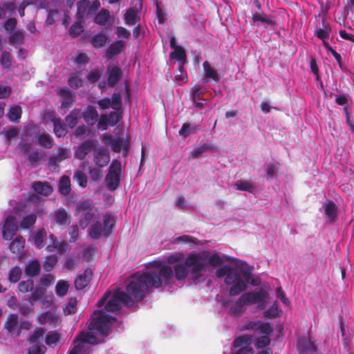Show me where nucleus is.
Returning <instances> with one entry per match:
<instances>
[{
    "mask_svg": "<svg viewBox=\"0 0 354 354\" xmlns=\"http://www.w3.org/2000/svg\"><path fill=\"white\" fill-rule=\"evenodd\" d=\"M173 273L171 269L166 266L161 267L158 270H149L142 273L136 272L131 276L130 281L127 286V293L123 291L115 292L112 297L105 305V310L107 312H116L120 310V303L131 306L135 300L139 301L142 300L145 295L151 292L153 288L162 287L163 277L166 283H169Z\"/></svg>",
    "mask_w": 354,
    "mask_h": 354,
    "instance_id": "f257e3e1",
    "label": "nucleus"
},
{
    "mask_svg": "<svg viewBox=\"0 0 354 354\" xmlns=\"http://www.w3.org/2000/svg\"><path fill=\"white\" fill-rule=\"evenodd\" d=\"M216 276L218 278L225 276V283L231 286L229 295L233 297L247 289L245 281L248 282L252 277V269L246 263H242L241 266L236 267L223 266L216 270Z\"/></svg>",
    "mask_w": 354,
    "mask_h": 354,
    "instance_id": "f03ea898",
    "label": "nucleus"
},
{
    "mask_svg": "<svg viewBox=\"0 0 354 354\" xmlns=\"http://www.w3.org/2000/svg\"><path fill=\"white\" fill-rule=\"evenodd\" d=\"M223 262L222 258L218 254H211L209 251L191 253L185 259L186 266L191 269V273L196 277H198L201 272L205 271L208 265L216 266Z\"/></svg>",
    "mask_w": 354,
    "mask_h": 354,
    "instance_id": "7ed1b4c3",
    "label": "nucleus"
},
{
    "mask_svg": "<svg viewBox=\"0 0 354 354\" xmlns=\"http://www.w3.org/2000/svg\"><path fill=\"white\" fill-rule=\"evenodd\" d=\"M91 323L88 326L90 330H95L102 335H108L111 325L115 322L114 317L107 315L103 310H96L91 319Z\"/></svg>",
    "mask_w": 354,
    "mask_h": 354,
    "instance_id": "20e7f679",
    "label": "nucleus"
},
{
    "mask_svg": "<svg viewBox=\"0 0 354 354\" xmlns=\"http://www.w3.org/2000/svg\"><path fill=\"white\" fill-rule=\"evenodd\" d=\"M121 171V162L117 159L113 160L105 177L106 187L109 191L113 192L118 187L120 183Z\"/></svg>",
    "mask_w": 354,
    "mask_h": 354,
    "instance_id": "39448f33",
    "label": "nucleus"
},
{
    "mask_svg": "<svg viewBox=\"0 0 354 354\" xmlns=\"http://www.w3.org/2000/svg\"><path fill=\"white\" fill-rule=\"evenodd\" d=\"M76 18L78 21H84V19L93 16L99 10L100 3L98 0H95L91 3L88 0H81L77 3Z\"/></svg>",
    "mask_w": 354,
    "mask_h": 354,
    "instance_id": "423d86ee",
    "label": "nucleus"
},
{
    "mask_svg": "<svg viewBox=\"0 0 354 354\" xmlns=\"http://www.w3.org/2000/svg\"><path fill=\"white\" fill-rule=\"evenodd\" d=\"M252 342V337L249 335H243L236 337L233 342V346L239 348L235 354H253L254 351L250 345Z\"/></svg>",
    "mask_w": 354,
    "mask_h": 354,
    "instance_id": "0eeeda50",
    "label": "nucleus"
},
{
    "mask_svg": "<svg viewBox=\"0 0 354 354\" xmlns=\"http://www.w3.org/2000/svg\"><path fill=\"white\" fill-rule=\"evenodd\" d=\"M61 104V109H68L73 104L76 96L68 87H61L56 90Z\"/></svg>",
    "mask_w": 354,
    "mask_h": 354,
    "instance_id": "6e6552de",
    "label": "nucleus"
},
{
    "mask_svg": "<svg viewBox=\"0 0 354 354\" xmlns=\"http://www.w3.org/2000/svg\"><path fill=\"white\" fill-rule=\"evenodd\" d=\"M14 216H8L2 227V236L5 240H11L18 230V226L15 223Z\"/></svg>",
    "mask_w": 354,
    "mask_h": 354,
    "instance_id": "1a4fd4ad",
    "label": "nucleus"
},
{
    "mask_svg": "<svg viewBox=\"0 0 354 354\" xmlns=\"http://www.w3.org/2000/svg\"><path fill=\"white\" fill-rule=\"evenodd\" d=\"M96 145L97 141L94 139L84 140L76 149L75 153V158L80 160H84L93 150Z\"/></svg>",
    "mask_w": 354,
    "mask_h": 354,
    "instance_id": "9d476101",
    "label": "nucleus"
},
{
    "mask_svg": "<svg viewBox=\"0 0 354 354\" xmlns=\"http://www.w3.org/2000/svg\"><path fill=\"white\" fill-rule=\"evenodd\" d=\"M164 266L165 265L160 266L158 268L153 269V270H158L161 267H162ZM165 266L169 267V266H167V265H165ZM169 268L171 269L173 274H174V272L175 277H176V279L177 280L181 281V280H184V279H185L187 278V274H188L187 268H188V267L186 266L185 263L184 264H183V263H177V264H176L174 266V270L170 266H169ZM172 277H174V274L172 275ZM172 279H173V277H171L169 283H166L165 279H164V278H163V277H161V279L162 281V285L163 283H165V285L170 284L171 282Z\"/></svg>",
    "mask_w": 354,
    "mask_h": 354,
    "instance_id": "9b49d317",
    "label": "nucleus"
},
{
    "mask_svg": "<svg viewBox=\"0 0 354 354\" xmlns=\"http://www.w3.org/2000/svg\"><path fill=\"white\" fill-rule=\"evenodd\" d=\"M247 306L267 301L268 294L263 291L248 292L242 295Z\"/></svg>",
    "mask_w": 354,
    "mask_h": 354,
    "instance_id": "f8f14e48",
    "label": "nucleus"
},
{
    "mask_svg": "<svg viewBox=\"0 0 354 354\" xmlns=\"http://www.w3.org/2000/svg\"><path fill=\"white\" fill-rule=\"evenodd\" d=\"M7 332L12 335L19 336L20 331L19 329V317L17 314H10L3 326Z\"/></svg>",
    "mask_w": 354,
    "mask_h": 354,
    "instance_id": "ddd939ff",
    "label": "nucleus"
},
{
    "mask_svg": "<svg viewBox=\"0 0 354 354\" xmlns=\"http://www.w3.org/2000/svg\"><path fill=\"white\" fill-rule=\"evenodd\" d=\"M297 350L300 354H318L316 346L305 337L298 339Z\"/></svg>",
    "mask_w": 354,
    "mask_h": 354,
    "instance_id": "4468645a",
    "label": "nucleus"
},
{
    "mask_svg": "<svg viewBox=\"0 0 354 354\" xmlns=\"http://www.w3.org/2000/svg\"><path fill=\"white\" fill-rule=\"evenodd\" d=\"M297 350L300 354H318L316 346L305 337L298 339Z\"/></svg>",
    "mask_w": 354,
    "mask_h": 354,
    "instance_id": "2eb2a0df",
    "label": "nucleus"
},
{
    "mask_svg": "<svg viewBox=\"0 0 354 354\" xmlns=\"http://www.w3.org/2000/svg\"><path fill=\"white\" fill-rule=\"evenodd\" d=\"M55 222L64 227H67L71 223V214L64 208H59L52 213Z\"/></svg>",
    "mask_w": 354,
    "mask_h": 354,
    "instance_id": "dca6fc26",
    "label": "nucleus"
},
{
    "mask_svg": "<svg viewBox=\"0 0 354 354\" xmlns=\"http://www.w3.org/2000/svg\"><path fill=\"white\" fill-rule=\"evenodd\" d=\"M107 73L108 85L112 88L118 84V82L120 80L123 75L122 69L117 66L108 67Z\"/></svg>",
    "mask_w": 354,
    "mask_h": 354,
    "instance_id": "f3484780",
    "label": "nucleus"
},
{
    "mask_svg": "<svg viewBox=\"0 0 354 354\" xmlns=\"http://www.w3.org/2000/svg\"><path fill=\"white\" fill-rule=\"evenodd\" d=\"M93 155V161L95 164L100 167L106 166L110 161L109 153L103 148H99L95 150Z\"/></svg>",
    "mask_w": 354,
    "mask_h": 354,
    "instance_id": "a211bd4d",
    "label": "nucleus"
},
{
    "mask_svg": "<svg viewBox=\"0 0 354 354\" xmlns=\"http://www.w3.org/2000/svg\"><path fill=\"white\" fill-rule=\"evenodd\" d=\"M32 190L37 194L47 196L50 195L53 189L47 181H35L32 184Z\"/></svg>",
    "mask_w": 354,
    "mask_h": 354,
    "instance_id": "6ab92c4d",
    "label": "nucleus"
},
{
    "mask_svg": "<svg viewBox=\"0 0 354 354\" xmlns=\"http://www.w3.org/2000/svg\"><path fill=\"white\" fill-rule=\"evenodd\" d=\"M93 275L91 270L86 269L84 273L79 274L75 279V287L77 290H81L86 288Z\"/></svg>",
    "mask_w": 354,
    "mask_h": 354,
    "instance_id": "aec40b11",
    "label": "nucleus"
},
{
    "mask_svg": "<svg viewBox=\"0 0 354 354\" xmlns=\"http://www.w3.org/2000/svg\"><path fill=\"white\" fill-rule=\"evenodd\" d=\"M331 30L332 29L329 23L323 19L322 21V27L316 28L314 35L322 40L323 44L324 45L325 43H328L326 40L328 39Z\"/></svg>",
    "mask_w": 354,
    "mask_h": 354,
    "instance_id": "412c9836",
    "label": "nucleus"
},
{
    "mask_svg": "<svg viewBox=\"0 0 354 354\" xmlns=\"http://www.w3.org/2000/svg\"><path fill=\"white\" fill-rule=\"evenodd\" d=\"M82 116L84 121L89 126L94 125L99 118V115L96 109L91 105H89L86 108L83 112Z\"/></svg>",
    "mask_w": 354,
    "mask_h": 354,
    "instance_id": "4be33fe9",
    "label": "nucleus"
},
{
    "mask_svg": "<svg viewBox=\"0 0 354 354\" xmlns=\"http://www.w3.org/2000/svg\"><path fill=\"white\" fill-rule=\"evenodd\" d=\"M124 49V43L118 40L112 43L106 50V57L111 59L114 56L118 55Z\"/></svg>",
    "mask_w": 354,
    "mask_h": 354,
    "instance_id": "5701e85b",
    "label": "nucleus"
},
{
    "mask_svg": "<svg viewBox=\"0 0 354 354\" xmlns=\"http://www.w3.org/2000/svg\"><path fill=\"white\" fill-rule=\"evenodd\" d=\"M205 76L203 78V84H206L211 80L217 82L219 80L220 77L217 71L211 67L209 62L205 61L203 64Z\"/></svg>",
    "mask_w": 354,
    "mask_h": 354,
    "instance_id": "b1692460",
    "label": "nucleus"
},
{
    "mask_svg": "<svg viewBox=\"0 0 354 354\" xmlns=\"http://www.w3.org/2000/svg\"><path fill=\"white\" fill-rule=\"evenodd\" d=\"M68 157V152L66 149L60 148L56 155L49 158L48 166L53 169L58 167V163L66 159Z\"/></svg>",
    "mask_w": 354,
    "mask_h": 354,
    "instance_id": "393cba45",
    "label": "nucleus"
},
{
    "mask_svg": "<svg viewBox=\"0 0 354 354\" xmlns=\"http://www.w3.org/2000/svg\"><path fill=\"white\" fill-rule=\"evenodd\" d=\"M47 238V231L44 228L37 230L32 235V239L37 248H43Z\"/></svg>",
    "mask_w": 354,
    "mask_h": 354,
    "instance_id": "a878e982",
    "label": "nucleus"
},
{
    "mask_svg": "<svg viewBox=\"0 0 354 354\" xmlns=\"http://www.w3.org/2000/svg\"><path fill=\"white\" fill-rule=\"evenodd\" d=\"M37 144L45 149H51L53 147L54 142L50 135L44 132H39L37 135Z\"/></svg>",
    "mask_w": 354,
    "mask_h": 354,
    "instance_id": "bb28decb",
    "label": "nucleus"
},
{
    "mask_svg": "<svg viewBox=\"0 0 354 354\" xmlns=\"http://www.w3.org/2000/svg\"><path fill=\"white\" fill-rule=\"evenodd\" d=\"M77 342L82 343L84 346V344H95L97 343V339L95 335L91 334L89 332H82L73 341V344H76Z\"/></svg>",
    "mask_w": 354,
    "mask_h": 354,
    "instance_id": "cd10ccee",
    "label": "nucleus"
},
{
    "mask_svg": "<svg viewBox=\"0 0 354 354\" xmlns=\"http://www.w3.org/2000/svg\"><path fill=\"white\" fill-rule=\"evenodd\" d=\"M8 40L15 48H19L24 44L25 36L21 30H17L10 33Z\"/></svg>",
    "mask_w": 354,
    "mask_h": 354,
    "instance_id": "c85d7f7f",
    "label": "nucleus"
},
{
    "mask_svg": "<svg viewBox=\"0 0 354 354\" xmlns=\"http://www.w3.org/2000/svg\"><path fill=\"white\" fill-rule=\"evenodd\" d=\"M247 306L245 299L241 295L238 300L235 302V304L232 306L230 308V313L232 315L236 316H240L243 314L245 310V306Z\"/></svg>",
    "mask_w": 354,
    "mask_h": 354,
    "instance_id": "c756f323",
    "label": "nucleus"
},
{
    "mask_svg": "<svg viewBox=\"0 0 354 354\" xmlns=\"http://www.w3.org/2000/svg\"><path fill=\"white\" fill-rule=\"evenodd\" d=\"M115 220L113 216L110 213H106L103 216V235L108 236L110 235L112 231V228L114 225Z\"/></svg>",
    "mask_w": 354,
    "mask_h": 354,
    "instance_id": "7c9ffc66",
    "label": "nucleus"
},
{
    "mask_svg": "<svg viewBox=\"0 0 354 354\" xmlns=\"http://www.w3.org/2000/svg\"><path fill=\"white\" fill-rule=\"evenodd\" d=\"M46 290L41 286H36L33 288L31 291V295L28 297L27 301L28 303L33 306L34 304L41 299L45 295Z\"/></svg>",
    "mask_w": 354,
    "mask_h": 354,
    "instance_id": "2f4dec72",
    "label": "nucleus"
},
{
    "mask_svg": "<svg viewBox=\"0 0 354 354\" xmlns=\"http://www.w3.org/2000/svg\"><path fill=\"white\" fill-rule=\"evenodd\" d=\"M41 271L40 263L38 260L35 259L30 261L25 268V273L27 276L33 277L38 276Z\"/></svg>",
    "mask_w": 354,
    "mask_h": 354,
    "instance_id": "473e14b6",
    "label": "nucleus"
},
{
    "mask_svg": "<svg viewBox=\"0 0 354 354\" xmlns=\"http://www.w3.org/2000/svg\"><path fill=\"white\" fill-rule=\"evenodd\" d=\"M51 121L53 123V131L59 137H64L67 133L66 124L63 123L60 118H53Z\"/></svg>",
    "mask_w": 354,
    "mask_h": 354,
    "instance_id": "72a5a7b5",
    "label": "nucleus"
},
{
    "mask_svg": "<svg viewBox=\"0 0 354 354\" xmlns=\"http://www.w3.org/2000/svg\"><path fill=\"white\" fill-rule=\"evenodd\" d=\"M25 245V239L21 236H17L10 243L9 245L10 250L14 254H20Z\"/></svg>",
    "mask_w": 354,
    "mask_h": 354,
    "instance_id": "f704fd0d",
    "label": "nucleus"
},
{
    "mask_svg": "<svg viewBox=\"0 0 354 354\" xmlns=\"http://www.w3.org/2000/svg\"><path fill=\"white\" fill-rule=\"evenodd\" d=\"M109 41V37L102 32L93 35L91 39V44L96 48L104 47Z\"/></svg>",
    "mask_w": 354,
    "mask_h": 354,
    "instance_id": "c9c22d12",
    "label": "nucleus"
},
{
    "mask_svg": "<svg viewBox=\"0 0 354 354\" xmlns=\"http://www.w3.org/2000/svg\"><path fill=\"white\" fill-rule=\"evenodd\" d=\"M325 214L330 221L334 222L337 214V207L333 201H329L324 206Z\"/></svg>",
    "mask_w": 354,
    "mask_h": 354,
    "instance_id": "e433bc0d",
    "label": "nucleus"
},
{
    "mask_svg": "<svg viewBox=\"0 0 354 354\" xmlns=\"http://www.w3.org/2000/svg\"><path fill=\"white\" fill-rule=\"evenodd\" d=\"M22 109L19 105L12 106L8 111L7 118L10 122H16L19 120L21 117Z\"/></svg>",
    "mask_w": 354,
    "mask_h": 354,
    "instance_id": "4c0bfd02",
    "label": "nucleus"
},
{
    "mask_svg": "<svg viewBox=\"0 0 354 354\" xmlns=\"http://www.w3.org/2000/svg\"><path fill=\"white\" fill-rule=\"evenodd\" d=\"M59 191L64 196L68 195L71 191V179L68 176L61 177L59 182Z\"/></svg>",
    "mask_w": 354,
    "mask_h": 354,
    "instance_id": "58836bf2",
    "label": "nucleus"
},
{
    "mask_svg": "<svg viewBox=\"0 0 354 354\" xmlns=\"http://www.w3.org/2000/svg\"><path fill=\"white\" fill-rule=\"evenodd\" d=\"M252 21L254 23L261 22V23L267 24L268 26H270L272 27H274L276 24L275 21H273L270 17H268L264 12H262V13L255 12L254 14H253Z\"/></svg>",
    "mask_w": 354,
    "mask_h": 354,
    "instance_id": "ea45409f",
    "label": "nucleus"
},
{
    "mask_svg": "<svg viewBox=\"0 0 354 354\" xmlns=\"http://www.w3.org/2000/svg\"><path fill=\"white\" fill-rule=\"evenodd\" d=\"M80 115V110L73 109L71 113L65 118L66 125L69 128H74L77 124V120Z\"/></svg>",
    "mask_w": 354,
    "mask_h": 354,
    "instance_id": "a19ab883",
    "label": "nucleus"
},
{
    "mask_svg": "<svg viewBox=\"0 0 354 354\" xmlns=\"http://www.w3.org/2000/svg\"><path fill=\"white\" fill-rule=\"evenodd\" d=\"M111 107L117 111L122 110V95L120 92L115 91L110 99Z\"/></svg>",
    "mask_w": 354,
    "mask_h": 354,
    "instance_id": "79ce46f5",
    "label": "nucleus"
},
{
    "mask_svg": "<svg viewBox=\"0 0 354 354\" xmlns=\"http://www.w3.org/2000/svg\"><path fill=\"white\" fill-rule=\"evenodd\" d=\"M211 149L212 146L209 143H204L201 145L198 148L195 149L190 153L189 156V160H192L198 158L203 154V153Z\"/></svg>",
    "mask_w": 354,
    "mask_h": 354,
    "instance_id": "37998d69",
    "label": "nucleus"
},
{
    "mask_svg": "<svg viewBox=\"0 0 354 354\" xmlns=\"http://www.w3.org/2000/svg\"><path fill=\"white\" fill-rule=\"evenodd\" d=\"M124 21L127 25L133 26L137 22V19H140V17L134 8L128 9L124 14Z\"/></svg>",
    "mask_w": 354,
    "mask_h": 354,
    "instance_id": "c03bdc74",
    "label": "nucleus"
},
{
    "mask_svg": "<svg viewBox=\"0 0 354 354\" xmlns=\"http://www.w3.org/2000/svg\"><path fill=\"white\" fill-rule=\"evenodd\" d=\"M169 57L171 59H176L179 62H182L183 64H185L186 62V52L183 47H176L174 51L171 53Z\"/></svg>",
    "mask_w": 354,
    "mask_h": 354,
    "instance_id": "a18cd8bd",
    "label": "nucleus"
},
{
    "mask_svg": "<svg viewBox=\"0 0 354 354\" xmlns=\"http://www.w3.org/2000/svg\"><path fill=\"white\" fill-rule=\"evenodd\" d=\"M36 220L37 216L35 214H29L22 218L20 227L24 230L29 229L30 227L35 225Z\"/></svg>",
    "mask_w": 354,
    "mask_h": 354,
    "instance_id": "49530a36",
    "label": "nucleus"
},
{
    "mask_svg": "<svg viewBox=\"0 0 354 354\" xmlns=\"http://www.w3.org/2000/svg\"><path fill=\"white\" fill-rule=\"evenodd\" d=\"M109 17V11L103 8L94 17V22L98 25L104 26L108 21Z\"/></svg>",
    "mask_w": 354,
    "mask_h": 354,
    "instance_id": "de8ad7c7",
    "label": "nucleus"
},
{
    "mask_svg": "<svg viewBox=\"0 0 354 354\" xmlns=\"http://www.w3.org/2000/svg\"><path fill=\"white\" fill-rule=\"evenodd\" d=\"M80 217V226L84 229L86 228L91 223V221L94 218V212L93 211L86 212L80 214H77Z\"/></svg>",
    "mask_w": 354,
    "mask_h": 354,
    "instance_id": "09e8293b",
    "label": "nucleus"
},
{
    "mask_svg": "<svg viewBox=\"0 0 354 354\" xmlns=\"http://www.w3.org/2000/svg\"><path fill=\"white\" fill-rule=\"evenodd\" d=\"M22 275V270L19 266H15L10 268L8 272V281L10 283H17L19 281Z\"/></svg>",
    "mask_w": 354,
    "mask_h": 354,
    "instance_id": "8fccbe9b",
    "label": "nucleus"
},
{
    "mask_svg": "<svg viewBox=\"0 0 354 354\" xmlns=\"http://www.w3.org/2000/svg\"><path fill=\"white\" fill-rule=\"evenodd\" d=\"M69 288V283L64 280H59L56 286H55V292L57 296L60 297H64Z\"/></svg>",
    "mask_w": 354,
    "mask_h": 354,
    "instance_id": "3c124183",
    "label": "nucleus"
},
{
    "mask_svg": "<svg viewBox=\"0 0 354 354\" xmlns=\"http://www.w3.org/2000/svg\"><path fill=\"white\" fill-rule=\"evenodd\" d=\"M103 234L102 225L100 222L97 221L91 225L89 230V235L94 239H97Z\"/></svg>",
    "mask_w": 354,
    "mask_h": 354,
    "instance_id": "603ef678",
    "label": "nucleus"
},
{
    "mask_svg": "<svg viewBox=\"0 0 354 354\" xmlns=\"http://www.w3.org/2000/svg\"><path fill=\"white\" fill-rule=\"evenodd\" d=\"M58 261V258L57 255L53 254L49 255L45 258V260L44 261V269L46 272H49L52 270L55 266H56L57 263Z\"/></svg>",
    "mask_w": 354,
    "mask_h": 354,
    "instance_id": "864d4df0",
    "label": "nucleus"
},
{
    "mask_svg": "<svg viewBox=\"0 0 354 354\" xmlns=\"http://www.w3.org/2000/svg\"><path fill=\"white\" fill-rule=\"evenodd\" d=\"M93 201L86 200L79 203L76 207V214H80L86 212L93 211Z\"/></svg>",
    "mask_w": 354,
    "mask_h": 354,
    "instance_id": "5fc2aeb1",
    "label": "nucleus"
},
{
    "mask_svg": "<svg viewBox=\"0 0 354 354\" xmlns=\"http://www.w3.org/2000/svg\"><path fill=\"white\" fill-rule=\"evenodd\" d=\"M68 248V245L65 241L57 242L54 245H47L46 250L48 252H53L57 250L61 254H64L66 252Z\"/></svg>",
    "mask_w": 354,
    "mask_h": 354,
    "instance_id": "6e6d98bb",
    "label": "nucleus"
},
{
    "mask_svg": "<svg viewBox=\"0 0 354 354\" xmlns=\"http://www.w3.org/2000/svg\"><path fill=\"white\" fill-rule=\"evenodd\" d=\"M33 288L34 282L33 280L31 279L20 281L18 284V290L21 293L31 292L32 290H33Z\"/></svg>",
    "mask_w": 354,
    "mask_h": 354,
    "instance_id": "4d7b16f0",
    "label": "nucleus"
},
{
    "mask_svg": "<svg viewBox=\"0 0 354 354\" xmlns=\"http://www.w3.org/2000/svg\"><path fill=\"white\" fill-rule=\"evenodd\" d=\"M280 312L278 304L275 301L270 308L264 311L263 315L268 319H274L279 316Z\"/></svg>",
    "mask_w": 354,
    "mask_h": 354,
    "instance_id": "13d9d810",
    "label": "nucleus"
},
{
    "mask_svg": "<svg viewBox=\"0 0 354 354\" xmlns=\"http://www.w3.org/2000/svg\"><path fill=\"white\" fill-rule=\"evenodd\" d=\"M82 22H84V21L77 20V21L71 26L69 29V35L71 36H72L73 37H77L82 32H83L84 28L82 24Z\"/></svg>",
    "mask_w": 354,
    "mask_h": 354,
    "instance_id": "bf43d9fd",
    "label": "nucleus"
},
{
    "mask_svg": "<svg viewBox=\"0 0 354 354\" xmlns=\"http://www.w3.org/2000/svg\"><path fill=\"white\" fill-rule=\"evenodd\" d=\"M77 300L75 297H71L64 308L65 315H72L76 312Z\"/></svg>",
    "mask_w": 354,
    "mask_h": 354,
    "instance_id": "052dcab7",
    "label": "nucleus"
},
{
    "mask_svg": "<svg viewBox=\"0 0 354 354\" xmlns=\"http://www.w3.org/2000/svg\"><path fill=\"white\" fill-rule=\"evenodd\" d=\"M73 180L77 181L78 185L82 187H86L87 185V177L86 174L81 170H77L75 172Z\"/></svg>",
    "mask_w": 354,
    "mask_h": 354,
    "instance_id": "680f3d73",
    "label": "nucleus"
},
{
    "mask_svg": "<svg viewBox=\"0 0 354 354\" xmlns=\"http://www.w3.org/2000/svg\"><path fill=\"white\" fill-rule=\"evenodd\" d=\"M61 338V334L55 331L48 333L45 338L46 344L48 346L57 344Z\"/></svg>",
    "mask_w": 354,
    "mask_h": 354,
    "instance_id": "e2e57ef3",
    "label": "nucleus"
},
{
    "mask_svg": "<svg viewBox=\"0 0 354 354\" xmlns=\"http://www.w3.org/2000/svg\"><path fill=\"white\" fill-rule=\"evenodd\" d=\"M0 63L4 68H9L12 65V56L8 51L4 50L2 52Z\"/></svg>",
    "mask_w": 354,
    "mask_h": 354,
    "instance_id": "0e129e2a",
    "label": "nucleus"
},
{
    "mask_svg": "<svg viewBox=\"0 0 354 354\" xmlns=\"http://www.w3.org/2000/svg\"><path fill=\"white\" fill-rule=\"evenodd\" d=\"M107 117L109 119V124L111 126H115L122 119V110L120 111H115L110 112Z\"/></svg>",
    "mask_w": 354,
    "mask_h": 354,
    "instance_id": "69168bd1",
    "label": "nucleus"
},
{
    "mask_svg": "<svg viewBox=\"0 0 354 354\" xmlns=\"http://www.w3.org/2000/svg\"><path fill=\"white\" fill-rule=\"evenodd\" d=\"M258 331L263 335L269 336L273 332V324L271 323L260 322L258 328Z\"/></svg>",
    "mask_w": 354,
    "mask_h": 354,
    "instance_id": "338daca9",
    "label": "nucleus"
},
{
    "mask_svg": "<svg viewBox=\"0 0 354 354\" xmlns=\"http://www.w3.org/2000/svg\"><path fill=\"white\" fill-rule=\"evenodd\" d=\"M270 344V337L268 335H262L260 337H258L255 340L254 346L257 348H263L266 347Z\"/></svg>",
    "mask_w": 354,
    "mask_h": 354,
    "instance_id": "774afa93",
    "label": "nucleus"
}]
</instances>
